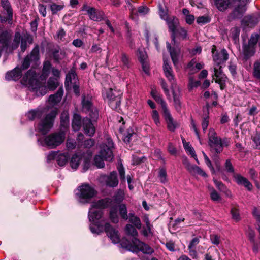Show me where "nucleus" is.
I'll return each instance as SVG.
<instances>
[{
  "instance_id": "obj_1",
  "label": "nucleus",
  "mask_w": 260,
  "mask_h": 260,
  "mask_svg": "<svg viewBox=\"0 0 260 260\" xmlns=\"http://www.w3.org/2000/svg\"><path fill=\"white\" fill-rule=\"evenodd\" d=\"M110 202L111 199H105L92 203L88 212V218L90 222L89 228L93 234L99 235L105 231L112 242L116 244L120 241L118 231L109 223L101 220L102 215L101 209L108 207Z\"/></svg>"
},
{
  "instance_id": "obj_2",
  "label": "nucleus",
  "mask_w": 260,
  "mask_h": 260,
  "mask_svg": "<svg viewBox=\"0 0 260 260\" xmlns=\"http://www.w3.org/2000/svg\"><path fill=\"white\" fill-rule=\"evenodd\" d=\"M38 76L35 70L31 69L25 73L21 80L22 84L27 86L36 96H43L48 90H54L58 86V82L56 78L50 77L46 86L44 80L40 81Z\"/></svg>"
},
{
  "instance_id": "obj_3",
  "label": "nucleus",
  "mask_w": 260,
  "mask_h": 260,
  "mask_svg": "<svg viewBox=\"0 0 260 260\" xmlns=\"http://www.w3.org/2000/svg\"><path fill=\"white\" fill-rule=\"evenodd\" d=\"M125 232L128 235L133 237L132 242L122 240L120 245L123 248L133 252L142 251L145 254H152L154 251L149 245L139 240L136 237L138 232L136 228L130 224H127L125 228Z\"/></svg>"
},
{
  "instance_id": "obj_4",
  "label": "nucleus",
  "mask_w": 260,
  "mask_h": 260,
  "mask_svg": "<svg viewBox=\"0 0 260 260\" xmlns=\"http://www.w3.org/2000/svg\"><path fill=\"white\" fill-rule=\"evenodd\" d=\"M39 48L38 46H35L30 53L26 56L22 62L21 67L17 66L11 71L8 72L5 76L7 80H18L22 76V70L28 69L30 66L32 67L39 64Z\"/></svg>"
},
{
  "instance_id": "obj_5",
  "label": "nucleus",
  "mask_w": 260,
  "mask_h": 260,
  "mask_svg": "<svg viewBox=\"0 0 260 260\" xmlns=\"http://www.w3.org/2000/svg\"><path fill=\"white\" fill-rule=\"evenodd\" d=\"M217 8L220 11H225L231 4L234 9L228 16V20L230 21L240 19L243 17L245 13L247 7L246 5L248 0H214Z\"/></svg>"
},
{
  "instance_id": "obj_6",
  "label": "nucleus",
  "mask_w": 260,
  "mask_h": 260,
  "mask_svg": "<svg viewBox=\"0 0 260 260\" xmlns=\"http://www.w3.org/2000/svg\"><path fill=\"white\" fill-rule=\"evenodd\" d=\"M212 57L214 61V76L216 77L215 82L220 84L221 89L223 88V85L227 78L222 73L221 64L224 63L229 58L226 50L222 49L220 52L216 51V47L213 46L212 48Z\"/></svg>"
},
{
  "instance_id": "obj_7",
  "label": "nucleus",
  "mask_w": 260,
  "mask_h": 260,
  "mask_svg": "<svg viewBox=\"0 0 260 260\" xmlns=\"http://www.w3.org/2000/svg\"><path fill=\"white\" fill-rule=\"evenodd\" d=\"M65 133L63 131L51 133L44 138H39L38 144L42 146H46L52 149L60 145L64 140Z\"/></svg>"
},
{
  "instance_id": "obj_8",
  "label": "nucleus",
  "mask_w": 260,
  "mask_h": 260,
  "mask_svg": "<svg viewBox=\"0 0 260 260\" xmlns=\"http://www.w3.org/2000/svg\"><path fill=\"white\" fill-rule=\"evenodd\" d=\"M208 139V143L211 148V150L216 153H221L224 146H227L229 145L228 139H224L222 140L217 136L216 132L213 128L209 129Z\"/></svg>"
},
{
  "instance_id": "obj_9",
  "label": "nucleus",
  "mask_w": 260,
  "mask_h": 260,
  "mask_svg": "<svg viewBox=\"0 0 260 260\" xmlns=\"http://www.w3.org/2000/svg\"><path fill=\"white\" fill-rule=\"evenodd\" d=\"M96 194L95 189L88 184H83L75 191L76 198L80 202L88 203Z\"/></svg>"
},
{
  "instance_id": "obj_10",
  "label": "nucleus",
  "mask_w": 260,
  "mask_h": 260,
  "mask_svg": "<svg viewBox=\"0 0 260 260\" xmlns=\"http://www.w3.org/2000/svg\"><path fill=\"white\" fill-rule=\"evenodd\" d=\"M88 113L91 119L86 118L83 119L82 121L84 133L88 136L92 137L95 132V122L98 119L99 113L96 109L93 108Z\"/></svg>"
},
{
  "instance_id": "obj_11",
  "label": "nucleus",
  "mask_w": 260,
  "mask_h": 260,
  "mask_svg": "<svg viewBox=\"0 0 260 260\" xmlns=\"http://www.w3.org/2000/svg\"><path fill=\"white\" fill-rule=\"evenodd\" d=\"M57 114V109H53L45 117L41 119L37 126L38 131L43 135L47 134L52 128L54 119Z\"/></svg>"
},
{
  "instance_id": "obj_12",
  "label": "nucleus",
  "mask_w": 260,
  "mask_h": 260,
  "mask_svg": "<svg viewBox=\"0 0 260 260\" xmlns=\"http://www.w3.org/2000/svg\"><path fill=\"white\" fill-rule=\"evenodd\" d=\"M113 141L110 138L107 137L105 141L100 145L99 154L102 156L105 160L110 161L113 158Z\"/></svg>"
},
{
  "instance_id": "obj_13",
  "label": "nucleus",
  "mask_w": 260,
  "mask_h": 260,
  "mask_svg": "<svg viewBox=\"0 0 260 260\" xmlns=\"http://www.w3.org/2000/svg\"><path fill=\"white\" fill-rule=\"evenodd\" d=\"M65 87L67 90H70L73 87L74 93L76 95H80V89L77 75L75 71L72 70L66 76Z\"/></svg>"
},
{
  "instance_id": "obj_14",
  "label": "nucleus",
  "mask_w": 260,
  "mask_h": 260,
  "mask_svg": "<svg viewBox=\"0 0 260 260\" xmlns=\"http://www.w3.org/2000/svg\"><path fill=\"white\" fill-rule=\"evenodd\" d=\"M256 229L259 233L260 239V225H258V226L256 227ZM245 234L250 243L252 245L253 252L254 253H257L260 250V242H258L256 241L254 231L251 228L248 227L245 232Z\"/></svg>"
},
{
  "instance_id": "obj_15",
  "label": "nucleus",
  "mask_w": 260,
  "mask_h": 260,
  "mask_svg": "<svg viewBox=\"0 0 260 260\" xmlns=\"http://www.w3.org/2000/svg\"><path fill=\"white\" fill-rule=\"evenodd\" d=\"M83 10L86 11L89 18L93 21H100L104 18V14L103 12L93 7H90L87 4L84 5Z\"/></svg>"
},
{
  "instance_id": "obj_16",
  "label": "nucleus",
  "mask_w": 260,
  "mask_h": 260,
  "mask_svg": "<svg viewBox=\"0 0 260 260\" xmlns=\"http://www.w3.org/2000/svg\"><path fill=\"white\" fill-rule=\"evenodd\" d=\"M2 6L4 9L3 12L0 14L2 21L11 20L13 17V11L8 0H2Z\"/></svg>"
},
{
  "instance_id": "obj_17",
  "label": "nucleus",
  "mask_w": 260,
  "mask_h": 260,
  "mask_svg": "<svg viewBox=\"0 0 260 260\" xmlns=\"http://www.w3.org/2000/svg\"><path fill=\"white\" fill-rule=\"evenodd\" d=\"M165 21L168 26L169 31L171 32L172 41L175 44V33L179 24L178 19L176 17L172 16L167 19Z\"/></svg>"
},
{
  "instance_id": "obj_18",
  "label": "nucleus",
  "mask_w": 260,
  "mask_h": 260,
  "mask_svg": "<svg viewBox=\"0 0 260 260\" xmlns=\"http://www.w3.org/2000/svg\"><path fill=\"white\" fill-rule=\"evenodd\" d=\"M138 56L142 64L143 71L147 74L149 73V64L148 56L144 48H139L138 51Z\"/></svg>"
},
{
  "instance_id": "obj_19",
  "label": "nucleus",
  "mask_w": 260,
  "mask_h": 260,
  "mask_svg": "<svg viewBox=\"0 0 260 260\" xmlns=\"http://www.w3.org/2000/svg\"><path fill=\"white\" fill-rule=\"evenodd\" d=\"M163 70L166 77L171 84V88L172 85H176L174 80V75L171 66L168 63L167 59L164 57V66Z\"/></svg>"
},
{
  "instance_id": "obj_20",
  "label": "nucleus",
  "mask_w": 260,
  "mask_h": 260,
  "mask_svg": "<svg viewBox=\"0 0 260 260\" xmlns=\"http://www.w3.org/2000/svg\"><path fill=\"white\" fill-rule=\"evenodd\" d=\"M63 93L62 88H60L56 93L49 96L48 101L49 105H47L46 108L47 112L50 108L56 105L61 101Z\"/></svg>"
},
{
  "instance_id": "obj_21",
  "label": "nucleus",
  "mask_w": 260,
  "mask_h": 260,
  "mask_svg": "<svg viewBox=\"0 0 260 260\" xmlns=\"http://www.w3.org/2000/svg\"><path fill=\"white\" fill-rule=\"evenodd\" d=\"M183 164L186 169L192 175H200L203 177H206L207 174L201 168L198 166L190 164L186 159L183 161Z\"/></svg>"
},
{
  "instance_id": "obj_22",
  "label": "nucleus",
  "mask_w": 260,
  "mask_h": 260,
  "mask_svg": "<svg viewBox=\"0 0 260 260\" xmlns=\"http://www.w3.org/2000/svg\"><path fill=\"white\" fill-rule=\"evenodd\" d=\"M171 89L173 96L175 108L176 111L179 112L180 111L181 107V102L180 100L181 96L180 89L177 85H175L174 86L173 85Z\"/></svg>"
},
{
  "instance_id": "obj_23",
  "label": "nucleus",
  "mask_w": 260,
  "mask_h": 260,
  "mask_svg": "<svg viewBox=\"0 0 260 260\" xmlns=\"http://www.w3.org/2000/svg\"><path fill=\"white\" fill-rule=\"evenodd\" d=\"M164 118L167 124V127L170 131L173 132L177 126V123L173 120L169 110L167 108L165 107L163 110Z\"/></svg>"
},
{
  "instance_id": "obj_24",
  "label": "nucleus",
  "mask_w": 260,
  "mask_h": 260,
  "mask_svg": "<svg viewBox=\"0 0 260 260\" xmlns=\"http://www.w3.org/2000/svg\"><path fill=\"white\" fill-rule=\"evenodd\" d=\"M84 158V162L85 166L89 165V160L87 158H84V154H75L74 155L71 159L70 165L72 168L74 170H76L80 162Z\"/></svg>"
},
{
  "instance_id": "obj_25",
  "label": "nucleus",
  "mask_w": 260,
  "mask_h": 260,
  "mask_svg": "<svg viewBox=\"0 0 260 260\" xmlns=\"http://www.w3.org/2000/svg\"><path fill=\"white\" fill-rule=\"evenodd\" d=\"M259 20L260 14L257 13L252 16H245L242 20V23L250 27H252L257 24Z\"/></svg>"
},
{
  "instance_id": "obj_26",
  "label": "nucleus",
  "mask_w": 260,
  "mask_h": 260,
  "mask_svg": "<svg viewBox=\"0 0 260 260\" xmlns=\"http://www.w3.org/2000/svg\"><path fill=\"white\" fill-rule=\"evenodd\" d=\"M234 178L235 182L239 185H242L244 186L248 191H251L252 190V184L245 177H244L240 174H237L234 175Z\"/></svg>"
},
{
  "instance_id": "obj_27",
  "label": "nucleus",
  "mask_w": 260,
  "mask_h": 260,
  "mask_svg": "<svg viewBox=\"0 0 260 260\" xmlns=\"http://www.w3.org/2000/svg\"><path fill=\"white\" fill-rule=\"evenodd\" d=\"M167 48L170 52L174 65L176 66L178 63L180 54V49L178 47H175L171 48V45L169 43H167Z\"/></svg>"
},
{
  "instance_id": "obj_28",
  "label": "nucleus",
  "mask_w": 260,
  "mask_h": 260,
  "mask_svg": "<svg viewBox=\"0 0 260 260\" xmlns=\"http://www.w3.org/2000/svg\"><path fill=\"white\" fill-rule=\"evenodd\" d=\"M105 182L107 186L111 187L116 186L118 184V180L116 172L113 171L105 177Z\"/></svg>"
},
{
  "instance_id": "obj_29",
  "label": "nucleus",
  "mask_w": 260,
  "mask_h": 260,
  "mask_svg": "<svg viewBox=\"0 0 260 260\" xmlns=\"http://www.w3.org/2000/svg\"><path fill=\"white\" fill-rule=\"evenodd\" d=\"M46 108H38L36 110H31L26 114L27 118L31 120L36 118L41 117L43 114L46 113Z\"/></svg>"
},
{
  "instance_id": "obj_30",
  "label": "nucleus",
  "mask_w": 260,
  "mask_h": 260,
  "mask_svg": "<svg viewBox=\"0 0 260 260\" xmlns=\"http://www.w3.org/2000/svg\"><path fill=\"white\" fill-rule=\"evenodd\" d=\"M112 95H114V99L112 100L110 99L109 102L107 103L112 109L118 110L120 106L122 95L115 93L113 94Z\"/></svg>"
},
{
  "instance_id": "obj_31",
  "label": "nucleus",
  "mask_w": 260,
  "mask_h": 260,
  "mask_svg": "<svg viewBox=\"0 0 260 260\" xmlns=\"http://www.w3.org/2000/svg\"><path fill=\"white\" fill-rule=\"evenodd\" d=\"M203 66V63L197 62L196 59H193L188 63L187 68L189 70L191 74H193L202 69Z\"/></svg>"
},
{
  "instance_id": "obj_32",
  "label": "nucleus",
  "mask_w": 260,
  "mask_h": 260,
  "mask_svg": "<svg viewBox=\"0 0 260 260\" xmlns=\"http://www.w3.org/2000/svg\"><path fill=\"white\" fill-rule=\"evenodd\" d=\"M116 93L118 94L122 95V93L121 91L113 89L112 88H109L107 90H106L104 92H103V96L104 100L108 102H109L110 99L111 100H114V95H112L113 94H115Z\"/></svg>"
},
{
  "instance_id": "obj_33",
  "label": "nucleus",
  "mask_w": 260,
  "mask_h": 260,
  "mask_svg": "<svg viewBox=\"0 0 260 260\" xmlns=\"http://www.w3.org/2000/svg\"><path fill=\"white\" fill-rule=\"evenodd\" d=\"M213 181L218 189L225 194L228 197H232L231 192L228 189L226 186L221 181H218L215 179H213Z\"/></svg>"
},
{
  "instance_id": "obj_34",
  "label": "nucleus",
  "mask_w": 260,
  "mask_h": 260,
  "mask_svg": "<svg viewBox=\"0 0 260 260\" xmlns=\"http://www.w3.org/2000/svg\"><path fill=\"white\" fill-rule=\"evenodd\" d=\"M21 48L22 52H24L27 47V44H31L33 41L31 36L29 34H24L21 37Z\"/></svg>"
},
{
  "instance_id": "obj_35",
  "label": "nucleus",
  "mask_w": 260,
  "mask_h": 260,
  "mask_svg": "<svg viewBox=\"0 0 260 260\" xmlns=\"http://www.w3.org/2000/svg\"><path fill=\"white\" fill-rule=\"evenodd\" d=\"M51 68V64L49 61L47 60L44 62L42 74L40 76L41 80H45L48 76L50 72Z\"/></svg>"
},
{
  "instance_id": "obj_36",
  "label": "nucleus",
  "mask_w": 260,
  "mask_h": 260,
  "mask_svg": "<svg viewBox=\"0 0 260 260\" xmlns=\"http://www.w3.org/2000/svg\"><path fill=\"white\" fill-rule=\"evenodd\" d=\"M83 109L86 112L89 111L93 107L91 103V98L90 96L87 97L83 96L82 99Z\"/></svg>"
},
{
  "instance_id": "obj_37",
  "label": "nucleus",
  "mask_w": 260,
  "mask_h": 260,
  "mask_svg": "<svg viewBox=\"0 0 260 260\" xmlns=\"http://www.w3.org/2000/svg\"><path fill=\"white\" fill-rule=\"evenodd\" d=\"M69 158V155L68 153H59L58 152L56 157V161L58 165L63 166L67 162Z\"/></svg>"
},
{
  "instance_id": "obj_38",
  "label": "nucleus",
  "mask_w": 260,
  "mask_h": 260,
  "mask_svg": "<svg viewBox=\"0 0 260 260\" xmlns=\"http://www.w3.org/2000/svg\"><path fill=\"white\" fill-rule=\"evenodd\" d=\"M151 93L153 98L161 104L162 110L165 109V107L167 108L166 102L163 100L161 96L157 92L155 89H152Z\"/></svg>"
},
{
  "instance_id": "obj_39",
  "label": "nucleus",
  "mask_w": 260,
  "mask_h": 260,
  "mask_svg": "<svg viewBox=\"0 0 260 260\" xmlns=\"http://www.w3.org/2000/svg\"><path fill=\"white\" fill-rule=\"evenodd\" d=\"M127 220L137 228L140 229L141 228V222L140 218L135 216L134 213L131 212L129 213Z\"/></svg>"
},
{
  "instance_id": "obj_40",
  "label": "nucleus",
  "mask_w": 260,
  "mask_h": 260,
  "mask_svg": "<svg viewBox=\"0 0 260 260\" xmlns=\"http://www.w3.org/2000/svg\"><path fill=\"white\" fill-rule=\"evenodd\" d=\"M69 124V116L67 111H63L60 115V126L63 128H67Z\"/></svg>"
},
{
  "instance_id": "obj_41",
  "label": "nucleus",
  "mask_w": 260,
  "mask_h": 260,
  "mask_svg": "<svg viewBox=\"0 0 260 260\" xmlns=\"http://www.w3.org/2000/svg\"><path fill=\"white\" fill-rule=\"evenodd\" d=\"M182 142L184 148L186 151L187 152V153H189L192 157H193L196 159L197 162L199 163V161L197 158V155L195 153V151L193 148L188 143L184 141V139L182 140Z\"/></svg>"
},
{
  "instance_id": "obj_42",
  "label": "nucleus",
  "mask_w": 260,
  "mask_h": 260,
  "mask_svg": "<svg viewBox=\"0 0 260 260\" xmlns=\"http://www.w3.org/2000/svg\"><path fill=\"white\" fill-rule=\"evenodd\" d=\"M81 117L79 115L75 114L72 121V127L74 131H79L81 126Z\"/></svg>"
},
{
  "instance_id": "obj_43",
  "label": "nucleus",
  "mask_w": 260,
  "mask_h": 260,
  "mask_svg": "<svg viewBox=\"0 0 260 260\" xmlns=\"http://www.w3.org/2000/svg\"><path fill=\"white\" fill-rule=\"evenodd\" d=\"M255 47L248 44L244 47V54L246 59L253 56L255 53Z\"/></svg>"
},
{
  "instance_id": "obj_44",
  "label": "nucleus",
  "mask_w": 260,
  "mask_h": 260,
  "mask_svg": "<svg viewBox=\"0 0 260 260\" xmlns=\"http://www.w3.org/2000/svg\"><path fill=\"white\" fill-rule=\"evenodd\" d=\"M64 7V5L63 2H61L59 4L52 3L50 5V8L52 14H56L58 12L62 10Z\"/></svg>"
},
{
  "instance_id": "obj_45",
  "label": "nucleus",
  "mask_w": 260,
  "mask_h": 260,
  "mask_svg": "<svg viewBox=\"0 0 260 260\" xmlns=\"http://www.w3.org/2000/svg\"><path fill=\"white\" fill-rule=\"evenodd\" d=\"M119 214L120 217L124 220L128 219L127 211L126 205L122 204L119 206Z\"/></svg>"
},
{
  "instance_id": "obj_46",
  "label": "nucleus",
  "mask_w": 260,
  "mask_h": 260,
  "mask_svg": "<svg viewBox=\"0 0 260 260\" xmlns=\"http://www.w3.org/2000/svg\"><path fill=\"white\" fill-rule=\"evenodd\" d=\"M109 217L111 221L116 223L118 222L119 218L117 214V211L116 208L113 207L110 209L109 213Z\"/></svg>"
},
{
  "instance_id": "obj_47",
  "label": "nucleus",
  "mask_w": 260,
  "mask_h": 260,
  "mask_svg": "<svg viewBox=\"0 0 260 260\" xmlns=\"http://www.w3.org/2000/svg\"><path fill=\"white\" fill-rule=\"evenodd\" d=\"M209 189L211 191V198L213 201L219 202L221 200V197L220 195L213 187H209Z\"/></svg>"
},
{
  "instance_id": "obj_48",
  "label": "nucleus",
  "mask_w": 260,
  "mask_h": 260,
  "mask_svg": "<svg viewBox=\"0 0 260 260\" xmlns=\"http://www.w3.org/2000/svg\"><path fill=\"white\" fill-rule=\"evenodd\" d=\"M159 15L161 19L165 21L170 16L168 15V10L167 7H163L161 5H159Z\"/></svg>"
},
{
  "instance_id": "obj_49",
  "label": "nucleus",
  "mask_w": 260,
  "mask_h": 260,
  "mask_svg": "<svg viewBox=\"0 0 260 260\" xmlns=\"http://www.w3.org/2000/svg\"><path fill=\"white\" fill-rule=\"evenodd\" d=\"M104 158L100 154L96 155L94 157V164L99 168H102L104 167L105 164L104 162Z\"/></svg>"
},
{
  "instance_id": "obj_50",
  "label": "nucleus",
  "mask_w": 260,
  "mask_h": 260,
  "mask_svg": "<svg viewBox=\"0 0 260 260\" xmlns=\"http://www.w3.org/2000/svg\"><path fill=\"white\" fill-rule=\"evenodd\" d=\"M253 75L256 79L260 80V62H255L253 65Z\"/></svg>"
},
{
  "instance_id": "obj_51",
  "label": "nucleus",
  "mask_w": 260,
  "mask_h": 260,
  "mask_svg": "<svg viewBox=\"0 0 260 260\" xmlns=\"http://www.w3.org/2000/svg\"><path fill=\"white\" fill-rule=\"evenodd\" d=\"M21 40V35L19 32H17L15 35L14 39L12 44V49L14 50L17 48L19 45Z\"/></svg>"
},
{
  "instance_id": "obj_52",
  "label": "nucleus",
  "mask_w": 260,
  "mask_h": 260,
  "mask_svg": "<svg viewBox=\"0 0 260 260\" xmlns=\"http://www.w3.org/2000/svg\"><path fill=\"white\" fill-rule=\"evenodd\" d=\"M158 178L160 182L162 183H165L167 182V173L166 170L161 168L159 171Z\"/></svg>"
},
{
  "instance_id": "obj_53",
  "label": "nucleus",
  "mask_w": 260,
  "mask_h": 260,
  "mask_svg": "<svg viewBox=\"0 0 260 260\" xmlns=\"http://www.w3.org/2000/svg\"><path fill=\"white\" fill-rule=\"evenodd\" d=\"M114 200L116 203H120L124 198V192L121 190H119L114 196Z\"/></svg>"
},
{
  "instance_id": "obj_54",
  "label": "nucleus",
  "mask_w": 260,
  "mask_h": 260,
  "mask_svg": "<svg viewBox=\"0 0 260 260\" xmlns=\"http://www.w3.org/2000/svg\"><path fill=\"white\" fill-rule=\"evenodd\" d=\"M210 18L207 16H202L197 18V22L200 25H204L210 21Z\"/></svg>"
},
{
  "instance_id": "obj_55",
  "label": "nucleus",
  "mask_w": 260,
  "mask_h": 260,
  "mask_svg": "<svg viewBox=\"0 0 260 260\" xmlns=\"http://www.w3.org/2000/svg\"><path fill=\"white\" fill-rule=\"evenodd\" d=\"M152 118L157 126L160 124L159 113L156 110H153L151 114Z\"/></svg>"
},
{
  "instance_id": "obj_56",
  "label": "nucleus",
  "mask_w": 260,
  "mask_h": 260,
  "mask_svg": "<svg viewBox=\"0 0 260 260\" xmlns=\"http://www.w3.org/2000/svg\"><path fill=\"white\" fill-rule=\"evenodd\" d=\"M258 37L259 36L257 34L251 35L248 44L250 45V46L255 47V45L258 41Z\"/></svg>"
},
{
  "instance_id": "obj_57",
  "label": "nucleus",
  "mask_w": 260,
  "mask_h": 260,
  "mask_svg": "<svg viewBox=\"0 0 260 260\" xmlns=\"http://www.w3.org/2000/svg\"><path fill=\"white\" fill-rule=\"evenodd\" d=\"M231 213L232 214V218L236 221H238L240 220V215L238 210L233 207L231 210Z\"/></svg>"
},
{
  "instance_id": "obj_58",
  "label": "nucleus",
  "mask_w": 260,
  "mask_h": 260,
  "mask_svg": "<svg viewBox=\"0 0 260 260\" xmlns=\"http://www.w3.org/2000/svg\"><path fill=\"white\" fill-rule=\"evenodd\" d=\"M200 85V82L198 81H194L192 77H190L188 83V88L189 90L192 89Z\"/></svg>"
},
{
  "instance_id": "obj_59",
  "label": "nucleus",
  "mask_w": 260,
  "mask_h": 260,
  "mask_svg": "<svg viewBox=\"0 0 260 260\" xmlns=\"http://www.w3.org/2000/svg\"><path fill=\"white\" fill-rule=\"evenodd\" d=\"M203 154L206 164L210 168L212 174L215 173V170L212 165L211 161L210 160L209 158L205 153H203Z\"/></svg>"
},
{
  "instance_id": "obj_60",
  "label": "nucleus",
  "mask_w": 260,
  "mask_h": 260,
  "mask_svg": "<svg viewBox=\"0 0 260 260\" xmlns=\"http://www.w3.org/2000/svg\"><path fill=\"white\" fill-rule=\"evenodd\" d=\"M118 170L119 174V176L121 180L122 181H125V171L122 165V164L119 165L118 167Z\"/></svg>"
},
{
  "instance_id": "obj_61",
  "label": "nucleus",
  "mask_w": 260,
  "mask_h": 260,
  "mask_svg": "<svg viewBox=\"0 0 260 260\" xmlns=\"http://www.w3.org/2000/svg\"><path fill=\"white\" fill-rule=\"evenodd\" d=\"M176 32H177L179 34V35L181 37L182 39H185L187 38V30L185 29L184 28H178Z\"/></svg>"
},
{
  "instance_id": "obj_62",
  "label": "nucleus",
  "mask_w": 260,
  "mask_h": 260,
  "mask_svg": "<svg viewBox=\"0 0 260 260\" xmlns=\"http://www.w3.org/2000/svg\"><path fill=\"white\" fill-rule=\"evenodd\" d=\"M76 142L71 139H68L67 142V147L69 150H72L75 148L76 146Z\"/></svg>"
},
{
  "instance_id": "obj_63",
  "label": "nucleus",
  "mask_w": 260,
  "mask_h": 260,
  "mask_svg": "<svg viewBox=\"0 0 260 260\" xmlns=\"http://www.w3.org/2000/svg\"><path fill=\"white\" fill-rule=\"evenodd\" d=\"M152 226H150L149 227L146 226V228L142 230V234L145 237L152 235Z\"/></svg>"
},
{
  "instance_id": "obj_64",
  "label": "nucleus",
  "mask_w": 260,
  "mask_h": 260,
  "mask_svg": "<svg viewBox=\"0 0 260 260\" xmlns=\"http://www.w3.org/2000/svg\"><path fill=\"white\" fill-rule=\"evenodd\" d=\"M252 140L255 144V148L260 149V134L257 133L252 138Z\"/></svg>"
}]
</instances>
